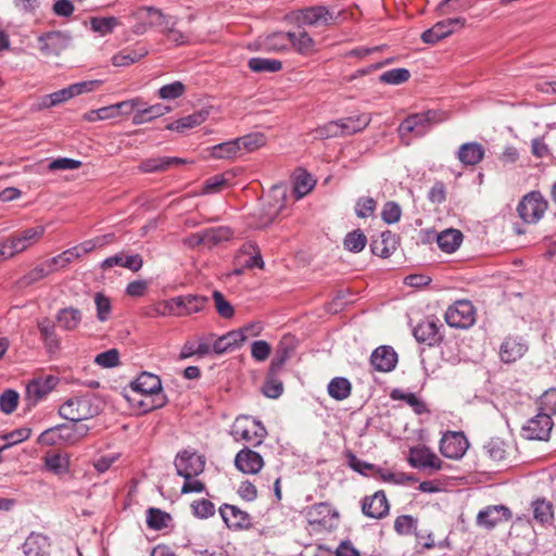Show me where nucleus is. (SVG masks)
Instances as JSON below:
<instances>
[{
	"instance_id": "nucleus-48",
	"label": "nucleus",
	"mask_w": 556,
	"mask_h": 556,
	"mask_svg": "<svg viewBox=\"0 0 556 556\" xmlns=\"http://www.w3.org/2000/svg\"><path fill=\"white\" fill-rule=\"evenodd\" d=\"M89 23L92 31L98 33L101 36L111 34L114 30V28L119 24L118 20L114 16L91 17Z\"/></svg>"
},
{
	"instance_id": "nucleus-22",
	"label": "nucleus",
	"mask_w": 556,
	"mask_h": 556,
	"mask_svg": "<svg viewBox=\"0 0 556 556\" xmlns=\"http://www.w3.org/2000/svg\"><path fill=\"white\" fill-rule=\"evenodd\" d=\"M510 518L509 509L503 505L489 506L478 514V525L493 528L502 521H506Z\"/></svg>"
},
{
	"instance_id": "nucleus-52",
	"label": "nucleus",
	"mask_w": 556,
	"mask_h": 556,
	"mask_svg": "<svg viewBox=\"0 0 556 556\" xmlns=\"http://www.w3.org/2000/svg\"><path fill=\"white\" fill-rule=\"evenodd\" d=\"M533 518L541 522H548L553 517V506L545 500H535L532 503Z\"/></svg>"
},
{
	"instance_id": "nucleus-15",
	"label": "nucleus",
	"mask_w": 556,
	"mask_h": 556,
	"mask_svg": "<svg viewBox=\"0 0 556 556\" xmlns=\"http://www.w3.org/2000/svg\"><path fill=\"white\" fill-rule=\"evenodd\" d=\"M464 23L465 21L459 17L440 21L421 34V40L425 43L434 45L450 36L454 31L455 26H463Z\"/></svg>"
},
{
	"instance_id": "nucleus-43",
	"label": "nucleus",
	"mask_w": 556,
	"mask_h": 556,
	"mask_svg": "<svg viewBox=\"0 0 556 556\" xmlns=\"http://www.w3.org/2000/svg\"><path fill=\"white\" fill-rule=\"evenodd\" d=\"M248 66L255 73H276L281 70L282 63L276 59L252 58Z\"/></svg>"
},
{
	"instance_id": "nucleus-1",
	"label": "nucleus",
	"mask_w": 556,
	"mask_h": 556,
	"mask_svg": "<svg viewBox=\"0 0 556 556\" xmlns=\"http://www.w3.org/2000/svg\"><path fill=\"white\" fill-rule=\"evenodd\" d=\"M59 414L72 422H79L97 416L99 407L93 404V400L89 395L75 396L60 406Z\"/></svg>"
},
{
	"instance_id": "nucleus-34",
	"label": "nucleus",
	"mask_w": 556,
	"mask_h": 556,
	"mask_svg": "<svg viewBox=\"0 0 556 556\" xmlns=\"http://www.w3.org/2000/svg\"><path fill=\"white\" fill-rule=\"evenodd\" d=\"M462 242L463 233L457 229H445L437 236V243L445 253L455 252Z\"/></svg>"
},
{
	"instance_id": "nucleus-36",
	"label": "nucleus",
	"mask_w": 556,
	"mask_h": 556,
	"mask_svg": "<svg viewBox=\"0 0 556 556\" xmlns=\"http://www.w3.org/2000/svg\"><path fill=\"white\" fill-rule=\"evenodd\" d=\"M38 329L45 346L49 352H54L60 348V339L55 331L54 324L49 319L38 321Z\"/></svg>"
},
{
	"instance_id": "nucleus-13",
	"label": "nucleus",
	"mask_w": 556,
	"mask_h": 556,
	"mask_svg": "<svg viewBox=\"0 0 556 556\" xmlns=\"http://www.w3.org/2000/svg\"><path fill=\"white\" fill-rule=\"evenodd\" d=\"M68 42V35L62 31H49L38 37V49L43 55H59Z\"/></svg>"
},
{
	"instance_id": "nucleus-42",
	"label": "nucleus",
	"mask_w": 556,
	"mask_h": 556,
	"mask_svg": "<svg viewBox=\"0 0 556 556\" xmlns=\"http://www.w3.org/2000/svg\"><path fill=\"white\" fill-rule=\"evenodd\" d=\"M327 389L332 399L343 401L350 396L352 386L346 378L337 377L329 382Z\"/></svg>"
},
{
	"instance_id": "nucleus-57",
	"label": "nucleus",
	"mask_w": 556,
	"mask_h": 556,
	"mask_svg": "<svg viewBox=\"0 0 556 556\" xmlns=\"http://www.w3.org/2000/svg\"><path fill=\"white\" fill-rule=\"evenodd\" d=\"M341 127L342 126L340 124V119L329 122V123L325 124L324 126L316 128L314 131V137L316 139H326V138L343 136Z\"/></svg>"
},
{
	"instance_id": "nucleus-28",
	"label": "nucleus",
	"mask_w": 556,
	"mask_h": 556,
	"mask_svg": "<svg viewBox=\"0 0 556 556\" xmlns=\"http://www.w3.org/2000/svg\"><path fill=\"white\" fill-rule=\"evenodd\" d=\"M247 339L248 336L243 334L242 331L232 330L217 338L214 341L212 349L216 354H223L227 351L239 348Z\"/></svg>"
},
{
	"instance_id": "nucleus-14",
	"label": "nucleus",
	"mask_w": 556,
	"mask_h": 556,
	"mask_svg": "<svg viewBox=\"0 0 556 556\" xmlns=\"http://www.w3.org/2000/svg\"><path fill=\"white\" fill-rule=\"evenodd\" d=\"M408 462L414 468H430L432 470L442 468V460L425 445L412 447Z\"/></svg>"
},
{
	"instance_id": "nucleus-17",
	"label": "nucleus",
	"mask_w": 556,
	"mask_h": 556,
	"mask_svg": "<svg viewBox=\"0 0 556 556\" xmlns=\"http://www.w3.org/2000/svg\"><path fill=\"white\" fill-rule=\"evenodd\" d=\"M389 502L383 491H377L371 496H366L362 503L364 515L370 518L380 519L389 513Z\"/></svg>"
},
{
	"instance_id": "nucleus-32",
	"label": "nucleus",
	"mask_w": 556,
	"mask_h": 556,
	"mask_svg": "<svg viewBox=\"0 0 556 556\" xmlns=\"http://www.w3.org/2000/svg\"><path fill=\"white\" fill-rule=\"evenodd\" d=\"M484 156V148L478 142H467L458 149V160L464 165H476Z\"/></svg>"
},
{
	"instance_id": "nucleus-30",
	"label": "nucleus",
	"mask_w": 556,
	"mask_h": 556,
	"mask_svg": "<svg viewBox=\"0 0 556 556\" xmlns=\"http://www.w3.org/2000/svg\"><path fill=\"white\" fill-rule=\"evenodd\" d=\"M55 319L60 328L73 331L79 327L83 314L80 309L70 306L58 311Z\"/></svg>"
},
{
	"instance_id": "nucleus-44",
	"label": "nucleus",
	"mask_w": 556,
	"mask_h": 556,
	"mask_svg": "<svg viewBox=\"0 0 556 556\" xmlns=\"http://www.w3.org/2000/svg\"><path fill=\"white\" fill-rule=\"evenodd\" d=\"M264 47L274 52L288 50L290 48V31H277L268 35L264 40Z\"/></svg>"
},
{
	"instance_id": "nucleus-41",
	"label": "nucleus",
	"mask_w": 556,
	"mask_h": 556,
	"mask_svg": "<svg viewBox=\"0 0 556 556\" xmlns=\"http://www.w3.org/2000/svg\"><path fill=\"white\" fill-rule=\"evenodd\" d=\"M177 298L181 301V303H179V308L182 315H190L201 312L208 301L205 296L193 294L180 295Z\"/></svg>"
},
{
	"instance_id": "nucleus-51",
	"label": "nucleus",
	"mask_w": 556,
	"mask_h": 556,
	"mask_svg": "<svg viewBox=\"0 0 556 556\" xmlns=\"http://www.w3.org/2000/svg\"><path fill=\"white\" fill-rule=\"evenodd\" d=\"M238 151L252 152L265 144V138L261 134H252L236 139Z\"/></svg>"
},
{
	"instance_id": "nucleus-23",
	"label": "nucleus",
	"mask_w": 556,
	"mask_h": 556,
	"mask_svg": "<svg viewBox=\"0 0 556 556\" xmlns=\"http://www.w3.org/2000/svg\"><path fill=\"white\" fill-rule=\"evenodd\" d=\"M143 261L139 254L125 255L124 253H118L105 258L101 263V268L105 270L114 266H119L136 273L141 269Z\"/></svg>"
},
{
	"instance_id": "nucleus-50",
	"label": "nucleus",
	"mask_w": 556,
	"mask_h": 556,
	"mask_svg": "<svg viewBox=\"0 0 556 556\" xmlns=\"http://www.w3.org/2000/svg\"><path fill=\"white\" fill-rule=\"evenodd\" d=\"M30 433L31 430L29 428L22 427L0 435V441H4V444L1 445L3 451L12 445L24 442L30 437Z\"/></svg>"
},
{
	"instance_id": "nucleus-8",
	"label": "nucleus",
	"mask_w": 556,
	"mask_h": 556,
	"mask_svg": "<svg viewBox=\"0 0 556 556\" xmlns=\"http://www.w3.org/2000/svg\"><path fill=\"white\" fill-rule=\"evenodd\" d=\"M204 467V456L191 450H185L178 453L175 458L176 472L184 479L198 477L203 472Z\"/></svg>"
},
{
	"instance_id": "nucleus-2",
	"label": "nucleus",
	"mask_w": 556,
	"mask_h": 556,
	"mask_svg": "<svg viewBox=\"0 0 556 556\" xmlns=\"http://www.w3.org/2000/svg\"><path fill=\"white\" fill-rule=\"evenodd\" d=\"M439 121L438 113L433 111L413 114L401 123L397 131L402 140H406V144H408L409 139L407 137L409 135L422 137L429 131L431 126L439 123Z\"/></svg>"
},
{
	"instance_id": "nucleus-58",
	"label": "nucleus",
	"mask_w": 556,
	"mask_h": 556,
	"mask_svg": "<svg viewBox=\"0 0 556 556\" xmlns=\"http://www.w3.org/2000/svg\"><path fill=\"white\" fill-rule=\"evenodd\" d=\"M94 304L97 308V318L100 321H106L111 316V301L103 293L98 292L94 294Z\"/></svg>"
},
{
	"instance_id": "nucleus-25",
	"label": "nucleus",
	"mask_w": 556,
	"mask_h": 556,
	"mask_svg": "<svg viewBox=\"0 0 556 556\" xmlns=\"http://www.w3.org/2000/svg\"><path fill=\"white\" fill-rule=\"evenodd\" d=\"M290 47L303 55H309L316 51L315 40L301 26L290 31Z\"/></svg>"
},
{
	"instance_id": "nucleus-45",
	"label": "nucleus",
	"mask_w": 556,
	"mask_h": 556,
	"mask_svg": "<svg viewBox=\"0 0 556 556\" xmlns=\"http://www.w3.org/2000/svg\"><path fill=\"white\" fill-rule=\"evenodd\" d=\"M179 303H181V301L177 296L172 298L169 300L159 302L151 307L150 315L151 316H167V315L181 316L182 313L180 312Z\"/></svg>"
},
{
	"instance_id": "nucleus-46",
	"label": "nucleus",
	"mask_w": 556,
	"mask_h": 556,
	"mask_svg": "<svg viewBox=\"0 0 556 556\" xmlns=\"http://www.w3.org/2000/svg\"><path fill=\"white\" fill-rule=\"evenodd\" d=\"M207 152L213 159H232L239 154L236 139L216 144L207 149Z\"/></svg>"
},
{
	"instance_id": "nucleus-31",
	"label": "nucleus",
	"mask_w": 556,
	"mask_h": 556,
	"mask_svg": "<svg viewBox=\"0 0 556 556\" xmlns=\"http://www.w3.org/2000/svg\"><path fill=\"white\" fill-rule=\"evenodd\" d=\"M170 108L162 103H156L147 108L139 106L138 112L134 114L132 124L141 125L144 123L152 122L153 119L167 114Z\"/></svg>"
},
{
	"instance_id": "nucleus-55",
	"label": "nucleus",
	"mask_w": 556,
	"mask_h": 556,
	"mask_svg": "<svg viewBox=\"0 0 556 556\" xmlns=\"http://www.w3.org/2000/svg\"><path fill=\"white\" fill-rule=\"evenodd\" d=\"M410 77V73L406 68H393L384 72L380 76V81L388 85H400L407 81Z\"/></svg>"
},
{
	"instance_id": "nucleus-33",
	"label": "nucleus",
	"mask_w": 556,
	"mask_h": 556,
	"mask_svg": "<svg viewBox=\"0 0 556 556\" xmlns=\"http://www.w3.org/2000/svg\"><path fill=\"white\" fill-rule=\"evenodd\" d=\"M208 116V111L200 110L188 116H184L174 123L167 125V129L184 132L187 129H191L204 123Z\"/></svg>"
},
{
	"instance_id": "nucleus-37",
	"label": "nucleus",
	"mask_w": 556,
	"mask_h": 556,
	"mask_svg": "<svg viewBox=\"0 0 556 556\" xmlns=\"http://www.w3.org/2000/svg\"><path fill=\"white\" fill-rule=\"evenodd\" d=\"M370 121H371L370 114H366V113L357 115V116H350L346 118H341L340 124L342 126L341 127L342 135L350 136V135H354L358 131H362L369 125Z\"/></svg>"
},
{
	"instance_id": "nucleus-49",
	"label": "nucleus",
	"mask_w": 556,
	"mask_h": 556,
	"mask_svg": "<svg viewBox=\"0 0 556 556\" xmlns=\"http://www.w3.org/2000/svg\"><path fill=\"white\" fill-rule=\"evenodd\" d=\"M231 230L228 227H215L203 231L204 244L208 247L216 245L231 237Z\"/></svg>"
},
{
	"instance_id": "nucleus-4",
	"label": "nucleus",
	"mask_w": 556,
	"mask_h": 556,
	"mask_svg": "<svg viewBox=\"0 0 556 556\" xmlns=\"http://www.w3.org/2000/svg\"><path fill=\"white\" fill-rule=\"evenodd\" d=\"M547 208V202L540 192L526 194L517 206L519 217L528 224L539 222Z\"/></svg>"
},
{
	"instance_id": "nucleus-10",
	"label": "nucleus",
	"mask_w": 556,
	"mask_h": 556,
	"mask_svg": "<svg viewBox=\"0 0 556 556\" xmlns=\"http://www.w3.org/2000/svg\"><path fill=\"white\" fill-rule=\"evenodd\" d=\"M299 26H324L331 24L333 16L326 7H311L294 12Z\"/></svg>"
},
{
	"instance_id": "nucleus-53",
	"label": "nucleus",
	"mask_w": 556,
	"mask_h": 556,
	"mask_svg": "<svg viewBox=\"0 0 556 556\" xmlns=\"http://www.w3.org/2000/svg\"><path fill=\"white\" fill-rule=\"evenodd\" d=\"M170 520V516L161 509L157 508H149L147 513V525L149 528L154 530H161L166 528L168 521Z\"/></svg>"
},
{
	"instance_id": "nucleus-56",
	"label": "nucleus",
	"mask_w": 556,
	"mask_h": 556,
	"mask_svg": "<svg viewBox=\"0 0 556 556\" xmlns=\"http://www.w3.org/2000/svg\"><path fill=\"white\" fill-rule=\"evenodd\" d=\"M539 412L546 413L551 417L556 414V389H549L541 395Z\"/></svg>"
},
{
	"instance_id": "nucleus-62",
	"label": "nucleus",
	"mask_w": 556,
	"mask_h": 556,
	"mask_svg": "<svg viewBox=\"0 0 556 556\" xmlns=\"http://www.w3.org/2000/svg\"><path fill=\"white\" fill-rule=\"evenodd\" d=\"M119 353L116 349H111L98 354L94 363L102 368H112L118 365Z\"/></svg>"
},
{
	"instance_id": "nucleus-47",
	"label": "nucleus",
	"mask_w": 556,
	"mask_h": 556,
	"mask_svg": "<svg viewBox=\"0 0 556 556\" xmlns=\"http://www.w3.org/2000/svg\"><path fill=\"white\" fill-rule=\"evenodd\" d=\"M314 185L315 180L307 172H299L294 178L293 187V193L295 194L296 200L306 195L313 189Z\"/></svg>"
},
{
	"instance_id": "nucleus-18",
	"label": "nucleus",
	"mask_w": 556,
	"mask_h": 556,
	"mask_svg": "<svg viewBox=\"0 0 556 556\" xmlns=\"http://www.w3.org/2000/svg\"><path fill=\"white\" fill-rule=\"evenodd\" d=\"M25 556H49L51 552L50 538L40 532H31L25 540L23 546Z\"/></svg>"
},
{
	"instance_id": "nucleus-7",
	"label": "nucleus",
	"mask_w": 556,
	"mask_h": 556,
	"mask_svg": "<svg viewBox=\"0 0 556 556\" xmlns=\"http://www.w3.org/2000/svg\"><path fill=\"white\" fill-rule=\"evenodd\" d=\"M134 17L137 21L134 26V33L142 35L148 27H167L170 23V16H166L162 11L152 7H142L136 10Z\"/></svg>"
},
{
	"instance_id": "nucleus-11",
	"label": "nucleus",
	"mask_w": 556,
	"mask_h": 556,
	"mask_svg": "<svg viewBox=\"0 0 556 556\" xmlns=\"http://www.w3.org/2000/svg\"><path fill=\"white\" fill-rule=\"evenodd\" d=\"M59 378L53 375L38 376L26 387V397L30 404H36L47 396L58 384Z\"/></svg>"
},
{
	"instance_id": "nucleus-9",
	"label": "nucleus",
	"mask_w": 556,
	"mask_h": 556,
	"mask_svg": "<svg viewBox=\"0 0 556 556\" xmlns=\"http://www.w3.org/2000/svg\"><path fill=\"white\" fill-rule=\"evenodd\" d=\"M554 422L546 413H538L531 417L521 429V435L527 440L546 441L551 435Z\"/></svg>"
},
{
	"instance_id": "nucleus-3",
	"label": "nucleus",
	"mask_w": 556,
	"mask_h": 556,
	"mask_svg": "<svg viewBox=\"0 0 556 556\" xmlns=\"http://www.w3.org/2000/svg\"><path fill=\"white\" fill-rule=\"evenodd\" d=\"M266 434L265 427L260 421L248 416L236 418L231 428V435L235 440L245 441L253 446L262 444Z\"/></svg>"
},
{
	"instance_id": "nucleus-29",
	"label": "nucleus",
	"mask_w": 556,
	"mask_h": 556,
	"mask_svg": "<svg viewBox=\"0 0 556 556\" xmlns=\"http://www.w3.org/2000/svg\"><path fill=\"white\" fill-rule=\"evenodd\" d=\"M219 513L229 528H244L250 525V516L233 505H223Z\"/></svg>"
},
{
	"instance_id": "nucleus-63",
	"label": "nucleus",
	"mask_w": 556,
	"mask_h": 556,
	"mask_svg": "<svg viewBox=\"0 0 556 556\" xmlns=\"http://www.w3.org/2000/svg\"><path fill=\"white\" fill-rule=\"evenodd\" d=\"M18 403V393L14 390H5L0 395V409L5 414H11L15 410Z\"/></svg>"
},
{
	"instance_id": "nucleus-26",
	"label": "nucleus",
	"mask_w": 556,
	"mask_h": 556,
	"mask_svg": "<svg viewBox=\"0 0 556 556\" xmlns=\"http://www.w3.org/2000/svg\"><path fill=\"white\" fill-rule=\"evenodd\" d=\"M397 248V237L390 230L383 231L378 238L372 240L371 251L375 255L387 258Z\"/></svg>"
},
{
	"instance_id": "nucleus-19",
	"label": "nucleus",
	"mask_w": 556,
	"mask_h": 556,
	"mask_svg": "<svg viewBox=\"0 0 556 556\" xmlns=\"http://www.w3.org/2000/svg\"><path fill=\"white\" fill-rule=\"evenodd\" d=\"M528 351L527 342L519 337H507L500 348V357L504 363H514Z\"/></svg>"
},
{
	"instance_id": "nucleus-39",
	"label": "nucleus",
	"mask_w": 556,
	"mask_h": 556,
	"mask_svg": "<svg viewBox=\"0 0 556 556\" xmlns=\"http://www.w3.org/2000/svg\"><path fill=\"white\" fill-rule=\"evenodd\" d=\"M45 467L54 475L66 473L70 469V458L66 454L52 453L45 456Z\"/></svg>"
},
{
	"instance_id": "nucleus-38",
	"label": "nucleus",
	"mask_w": 556,
	"mask_h": 556,
	"mask_svg": "<svg viewBox=\"0 0 556 556\" xmlns=\"http://www.w3.org/2000/svg\"><path fill=\"white\" fill-rule=\"evenodd\" d=\"M59 267H60V264L52 263V258H50L46 263L36 266L27 275H25L23 278H21L20 283H21V286H29V285L47 277L48 275H50L51 273L56 270V268H59Z\"/></svg>"
},
{
	"instance_id": "nucleus-61",
	"label": "nucleus",
	"mask_w": 556,
	"mask_h": 556,
	"mask_svg": "<svg viewBox=\"0 0 556 556\" xmlns=\"http://www.w3.org/2000/svg\"><path fill=\"white\" fill-rule=\"evenodd\" d=\"M270 197H273L276 201L275 204H269L268 205V216L270 217V219H273L274 217H277L278 214L280 213V211L283 208L285 204H283V200L286 198V190L281 187H278V186H275L271 190H270Z\"/></svg>"
},
{
	"instance_id": "nucleus-64",
	"label": "nucleus",
	"mask_w": 556,
	"mask_h": 556,
	"mask_svg": "<svg viewBox=\"0 0 556 556\" xmlns=\"http://www.w3.org/2000/svg\"><path fill=\"white\" fill-rule=\"evenodd\" d=\"M377 203L370 197H362L355 204V214L361 218L370 216L376 210Z\"/></svg>"
},
{
	"instance_id": "nucleus-40",
	"label": "nucleus",
	"mask_w": 556,
	"mask_h": 556,
	"mask_svg": "<svg viewBox=\"0 0 556 556\" xmlns=\"http://www.w3.org/2000/svg\"><path fill=\"white\" fill-rule=\"evenodd\" d=\"M61 439L68 444H74L81 438L86 437L89 427L85 424L73 422L71 425H60Z\"/></svg>"
},
{
	"instance_id": "nucleus-27",
	"label": "nucleus",
	"mask_w": 556,
	"mask_h": 556,
	"mask_svg": "<svg viewBox=\"0 0 556 556\" xmlns=\"http://www.w3.org/2000/svg\"><path fill=\"white\" fill-rule=\"evenodd\" d=\"M186 160L175 156H159L143 160L138 168L141 173L163 172L173 165L185 164Z\"/></svg>"
},
{
	"instance_id": "nucleus-35",
	"label": "nucleus",
	"mask_w": 556,
	"mask_h": 556,
	"mask_svg": "<svg viewBox=\"0 0 556 556\" xmlns=\"http://www.w3.org/2000/svg\"><path fill=\"white\" fill-rule=\"evenodd\" d=\"M128 400L136 403L142 413L160 408L165 404V396L162 392H156L155 394H136L128 396Z\"/></svg>"
},
{
	"instance_id": "nucleus-6",
	"label": "nucleus",
	"mask_w": 556,
	"mask_h": 556,
	"mask_svg": "<svg viewBox=\"0 0 556 556\" xmlns=\"http://www.w3.org/2000/svg\"><path fill=\"white\" fill-rule=\"evenodd\" d=\"M45 231L46 227L42 225L25 228L10 235L5 239V244L9 245V249H12V253L17 255L39 242Z\"/></svg>"
},
{
	"instance_id": "nucleus-59",
	"label": "nucleus",
	"mask_w": 556,
	"mask_h": 556,
	"mask_svg": "<svg viewBox=\"0 0 556 556\" xmlns=\"http://www.w3.org/2000/svg\"><path fill=\"white\" fill-rule=\"evenodd\" d=\"M186 87L181 81L164 85L159 89V97L163 100H175L185 93Z\"/></svg>"
},
{
	"instance_id": "nucleus-60",
	"label": "nucleus",
	"mask_w": 556,
	"mask_h": 556,
	"mask_svg": "<svg viewBox=\"0 0 556 556\" xmlns=\"http://www.w3.org/2000/svg\"><path fill=\"white\" fill-rule=\"evenodd\" d=\"M146 52H136L132 50H123L112 58L114 66H128L139 61Z\"/></svg>"
},
{
	"instance_id": "nucleus-54",
	"label": "nucleus",
	"mask_w": 556,
	"mask_h": 556,
	"mask_svg": "<svg viewBox=\"0 0 556 556\" xmlns=\"http://www.w3.org/2000/svg\"><path fill=\"white\" fill-rule=\"evenodd\" d=\"M367 243L366 236L361 230H354L349 232L343 241L344 248L354 253H358L364 250Z\"/></svg>"
},
{
	"instance_id": "nucleus-24",
	"label": "nucleus",
	"mask_w": 556,
	"mask_h": 556,
	"mask_svg": "<svg viewBox=\"0 0 556 556\" xmlns=\"http://www.w3.org/2000/svg\"><path fill=\"white\" fill-rule=\"evenodd\" d=\"M132 395L136 394H155L162 392L161 380L156 375L142 372L131 383Z\"/></svg>"
},
{
	"instance_id": "nucleus-20",
	"label": "nucleus",
	"mask_w": 556,
	"mask_h": 556,
	"mask_svg": "<svg viewBox=\"0 0 556 556\" xmlns=\"http://www.w3.org/2000/svg\"><path fill=\"white\" fill-rule=\"evenodd\" d=\"M414 337L418 342L434 345L441 340L438 320L427 318L414 328Z\"/></svg>"
},
{
	"instance_id": "nucleus-5",
	"label": "nucleus",
	"mask_w": 556,
	"mask_h": 556,
	"mask_svg": "<svg viewBox=\"0 0 556 556\" xmlns=\"http://www.w3.org/2000/svg\"><path fill=\"white\" fill-rule=\"evenodd\" d=\"M444 318L448 326L466 329L475 324L476 311L471 302L459 300L446 309Z\"/></svg>"
},
{
	"instance_id": "nucleus-21",
	"label": "nucleus",
	"mask_w": 556,
	"mask_h": 556,
	"mask_svg": "<svg viewBox=\"0 0 556 556\" xmlns=\"http://www.w3.org/2000/svg\"><path fill=\"white\" fill-rule=\"evenodd\" d=\"M396 363L397 355L390 346L377 348L370 356V364L378 371H391Z\"/></svg>"
},
{
	"instance_id": "nucleus-16",
	"label": "nucleus",
	"mask_w": 556,
	"mask_h": 556,
	"mask_svg": "<svg viewBox=\"0 0 556 556\" xmlns=\"http://www.w3.org/2000/svg\"><path fill=\"white\" fill-rule=\"evenodd\" d=\"M235 466L245 475H255L264 467V459L260 453L244 447L237 453Z\"/></svg>"
},
{
	"instance_id": "nucleus-12",
	"label": "nucleus",
	"mask_w": 556,
	"mask_h": 556,
	"mask_svg": "<svg viewBox=\"0 0 556 556\" xmlns=\"http://www.w3.org/2000/svg\"><path fill=\"white\" fill-rule=\"evenodd\" d=\"M468 448V441L462 432H446L440 442V452L451 459L460 458Z\"/></svg>"
}]
</instances>
